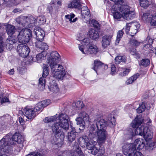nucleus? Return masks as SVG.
I'll list each match as a JSON object with an SVG mask.
<instances>
[{
    "label": "nucleus",
    "mask_w": 156,
    "mask_h": 156,
    "mask_svg": "<svg viewBox=\"0 0 156 156\" xmlns=\"http://www.w3.org/2000/svg\"><path fill=\"white\" fill-rule=\"evenodd\" d=\"M136 50L135 49H133L130 51V53L133 55H136L137 54L136 52Z\"/></svg>",
    "instance_id": "obj_63"
},
{
    "label": "nucleus",
    "mask_w": 156,
    "mask_h": 156,
    "mask_svg": "<svg viewBox=\"0 0 156 156\" xmlns=\"http://www.w3.org/2000/svg\"><path fill=\"white\" fill-rule=\"evenodd\" d=\"M44 107L40 102L37 103L35 106L34 109H35L36 111H41L43 110Z\"/></svg>",
    "instance_id": "obj_49"
},
{
    "label": "nucleus",
    "mask_w": 156,
    "mask_h": 156,
    "mask_svg": "<svg viewBox=\"0 0 156 156\" xmlns=\"http://www.w3.org/2000/svg\"><path fill=\"white\" fill-rule=\"evenodd\" d=\"M144 140L142 139H136L133 144L135 147L136 148H137L138 150L142 149L145 146Z\"/></svg>",
    "instance_id": "obj_20"
},
{
    "label": "nucleus",
    "mask_w": 156,
    "mask_h": 156,
    "mask_svg": "<svg viewBox=\"0 0 156 156\" xmlns=\"http://www.w3.org/2000/svg\"><path fill=\"white\" fill-rule=\"evenodd\" d=\"M40 103L44 108L50 105L51 103V102L50 100L49 99H47L42 101Z\"/></svg>",
    "instance_id": "obj_52"
},
{
    "label": "nucleus",
    "mask_w": 156,
    "mask_h": 156,
    "mask_svg": "<svg viewBox=\"0 0 156 156\" xmlns=\"http://www.w3.org/2000/svg\"><path fill=\"white\" fill-rule=\"evenodd\" d=\"M145 108V105L143 103L141 105H140L139 107L137 109V112L139 113H141L144 111Z\"/></svg>",
    "instance_id": "obj_45"
},
{
    "label": "nucleus",
    "mask_w": 156,
    "mask_h": 156,
    "mask_svg": "<svg viewBox=\"0 0 156 156\" xmlns=\"http://www.w3.org/2000/svg\"><path fill=\"white\" fill-rule=\"evenodd\" d=\"M11 140L12 142H13V144H14L13 141L17 142L19 144H21L24 140V137L20 133H16L12 136Z\"/></svg>",
    "instance_id": "obj_18"
},
{
    "label": "nucleus",
    "mask_w": 156,
    "mask_h": 156,
    "mask_svg": "<svg viewBox=\"0 0 156 156\" xmlns=\"http://www.w3.org/2000/svg\"><path fill=\"white\" fill-rule=\"evenodd\" d=\"M115 122V120L114 117L111 118L110 121L107 122L104 119H101L99 115H96L94 120L95 125L92 124L91 126L90 130L91 132L89 135V137L91 139L87 142L88 138L86 136L83 137L80 139V142L79 143L80 144L82 145V144H85L87 149L89 150L91 149L96 144V142L92 139L95 136L94 134V131H95V133H97L98 143L101 144L104 143L106 138V132L105 129L107 126L112 127Z\"/></svg>",
    "instance_id": "obj_1"
},
{
    "label": "nucleus",
    "mask_w": 156,
    "mask_h": 156,
    "mask_svg": "<svg viewBox=\"0 0 156 156\" xmlns=\"http://www.w3.org/2000/svg\"><path fill=\"white\" fill-rule=\"evenodd\" d=\"M140 76L139 73H136L129 77L126 81V83L127 85L132 83Z\"/></svg>",
    "instance_id": "obj_27"
},
{
    "label": "nucleus",
    "mask_w": 156,
    "mask_h": 156,
    "mask_svg": "<svg viewBox=\"0 0 156 156\" xmlns=\"http://www.w3.org/2000/svg\"><path fill=\"white\" fill-rule=\"evenodd\" d=\"M73 147L75 154L77 153L79 156H85L84 154L80 150L78 143H75Z\"/></svg>",
    "instance_id": "obj_25"
},
{
    "label": "nucleus",
    "mask_w": 156,
    "mask_h": 156,
    "mask_svg": "<svg viewBox=\"0 0 156 156\" xmlns=\"http://www.w3.org/2000/svg\"><path fill=\"white\" fill-rule=\"evenodd\" d=\"M81 14L82 16H84V17L85 18L86 16H88L90 17V11L88 9L87 7L86 6H84L82 7L81 9Z\"/></svg>",
    "instance_id": "obj_33"
},
{
    "label": "nucleus",
    "mask_w": 156,
    "mask_h": 156,
    "mask_svg": "<svg viewBox=\"0 0 156 156\" xmlns=\"http://www.w3.org/2000/svg\"><path fill=\"white\" fill-rule=\"evenodd\" d=\"M150 23L152 26L156 25V15L151 14Z\"/></svg>",
    "instance_id": "obj_48"
},
{
    "label": "nucleus",
    "mask_w": 156,
    "mask_h": 156,
    "mask_svg": "<svg viewBox=\"0 0 156 156\" xmlns=\"http://www.w3.org/2000/svg\"><path fill=\"white\" fill-rule=\"evenodd\" d=\"M142 120L141 118L137 116L131 124L132 127H137L135 130V135L143 136L145 130L148 129V127L144 126L142 124Z\"/></svg>",
    "instance_id": "obj_7"
},
{
    "label": "nucleus",
    "mask_w": 156,
    "mask_h": 156,
    "mask_svg": "<svg viewBox=\"0 0 156 156\" xmlns=\"http://www.w3.org/2000/svg\"><path fill=\"white\" fill-rule=\"evenodd\" d=\"M69 116L65 114H61L59 115V120L58 122L55 123L51 126L54 132L56 131V129L61 130L62 128L65 130H68L69 128L68 123Z\"/></svg>",
    "instance_id": "obj_5"
},
{
    "label": "nucleus",
    "mask_w": 156,
    "mask_h": 156,
    "mask_svg": "<svg viewBox=\"0 0 156 156\" xmlns=\"http://www.w3.org/2000/svg\"><path fill=\"white\" fill-rule=\"evenodd\" d=\"M49 88L50 91L54 93H57L59 90L57 84L55 83L53 84H51Z\"/></svg>",
    "instance_id": "obj_30"
},
{
    "label": "nucleus",
    "mask_w": 156,
    "mask_h": 156,
    "mask_svg": "<svg viewBox=\"0 0 156 156\" xmlns=\"http://www.w3.org/2000/svg\"><path fill=\"white\" fill-rule=\"evenodd\" d=\"M33 18L32 16L30 17V18L26 16L23 17L21 20L22 22V25L24 26H26L27 25L28 23H31V22L30 19Z\"/></svg>",
    "instance_id": "obj_34"
},
{
    "label": "nucleus",
    "mask_w": 156,
    "mask_h": 156,
    "mask_svg": "<svg viewBox=\"0 0 156 156\" xmlns=\"http://www.w3.org/2000/svg\"><path fill=\"white\" fill-rule=\"evenodd\" d=\"M26 156H43L41 154L37 152H33L30 153Z\"/></svg>",
    "instance_id": "obj_55"
},
{
    "label": "nucleus",
    "mask_w": 156,
    "mask_h": 156,
    "mask_svg": "<svg viewBox=\"0 0 156 156\" xmlns=\"http://www.w3.org/2000/svg\"><path fill=\"white\" fill-rule=\"evenodd\" d=\"M32 37V31L27 28L21 30L17 36L19 42L24 44L28 43Z\"/></svg>",
    "instance_id": "obj_8"
},
{
    "label": "nucleus",
    "mask_w": 156,
    "mask_h": 156,
    "mask_svg": "<svg viewBox=\"0 0 156 156\" xmlns=\"http://www.w3.org/2000/svg\"><path fill=\"white\" fill-rule=\"evenodd\" d=\"M46 55L47 53L46 52H41L37 54L36 57L37 62L39 63L41 62L45 58Z\"/></svg>",
    "instance_id": "obj_26"
},
{
    "label": "nucleus",
    "mask_w": 156,
    "mask_h": 156,
    "mask_svg": "<svg viewBox=\"0 0 156 156\" xmlns=\"http://www.w3.org/2000/svg\"><path fill=\"white\" fill-rule=\"evenodd\" d=\"M151 14L148 13H144L142 16V19L144 21H150L151 20Z\"/></svg>",
    "instance_id": "obj_39"
},
{
    "label": "nucleus",
    "mask_w": 156,
    "mask_h": 156,
    "mask_svg": "<svg viewBox=\"0 0 156 156\" xmlns=\"http://www.w3.org/2000/svg\"><path fill=\"white\" fill-rule=\"evenodd\" d=\"M12 136L11 133H8L0 140V152L1 153H10L12 151L11 145L13 144V142H12L11 140Z\"/></svg>",
    "instance_id": "obj_4"
},
{
    "label": "nucleus",
    "mask_w": 156,
    "mask_h": 156,
    "mask_svg": "<svg viewBox=\"0 0 156 156\" xmlns=\"http://www.w3.org/2000/svg\"><path fill=\"white\" fill-rule=\"evenodd\" d=\"M90 150V153L93 155L96 154L100 151V150H99L95 146Z\"/></svg>",
    "instance_id": "obj_54"
},
{
    "label": "nucleus",
    "mask_w": 156,
    "mask_h": 156,
    "mask_svg": "<svg viewBox=\"0 0 156 156\" xmlns=\"http://www.w3.org/2000/svg\"><path fill=\"white\" fill-rule=\"evenodd\" d=\"M121 4L114 5L112 7V9L115 11H120L122 17L124 19L129 20L134 18L135 16V12L130 11V8L129 5H122Z\"/></svg>",
    "instance_id": "obj_3"
},
{
    "label": "nucleus",
    "mask_w": 156,
    "mask_h": 156,
    "mask_svg": "<svg viewBox=\"0 0 156 156\" xmlns=\"http://www.w3.org/2000/svg\"><path fill=\"white\" fill-rule=\"evenodd\" d=\"M89 35L91 38L94 40L98 39L99 37L98 30L94 29H91L90 30Z\"/></svg>",
    "instance_id": "obj_22"
},
{
    "label": "nucleus",
    "mask_w": 156,
    "mask_h": 156,
    "mask_svg": "<svg viewBox=\"0 0 156 156\" xmlns=\"http://www.w3.org/2000/svg\"><path fill=\"white\" fill-rule=\"evenodd\" d=\"M115 62L116 64H119L121 62H125L126 58L125 56H117L115 59Z\"/></svg>",
    "instance_id": "obj_28"
},
{
    "label": "nucleus",
    "mask_w": 156,
    "mask_h": 156,
    "mask_svg": "<svg viewBox=\"0 0 156 156\" xmlns=\"http://www.w3.org/2000/svg\"><path fill=\"white\" fill-rule=\"evenodd\" d=\"M78 116L75 120L77 125L80 126L79 128L80 130H83L85 128V122L90 123L91 119L90 118L89 115L85 112L81 111L77 113Z\"/></svg>",
    "instance_id": "obj_6"
},
{
    "label": "nucleus",
    "mask_w": 156,
    "mask_h": 156,
    "mask_svg": "<svg viewBox=\"0 0 156 156\" xmlns=\"http://www.w3.org/2000/svg\"><path fill=\"white\" fill-rule=\"evenodd\" d=\"M14 73V70L13 69H11L8 72V73L10 75H13Z\"/></svg>",
    "instance_id": "obj_62"
},
{
    "label": "nucleus",
    "mask_w": 156,
    "mask_h": 156,
    "mask_svg": "<svg viewBox=\"0 0 156 156\" xmlns=\"http://www.w3.org/2000/svg\"><path fill=\"white\" fill-rule=\"evenodd\" d=\"M35 34L36 36V39L37 41H42L44 37V32L41 29L36 30L35 31Z\"/></svg>",
    "instance_id": "obj_23"
},
{
    "label": "nucleus",
    "mask_w": 156,
    "mask_h": 156,
    "mask_svg": "<svg viewBox=\"0 0 156 156\" xmlns=\"http://www.w3.org/2000/svg\"><path fill=\"white\" fill-rule=\"evenodd\" d=\"M112 37L111 35H105L102 37L101 44L103 48H105L110 45Z\"/></svg>",
    "instance_id": "obj_17"
},
{
    "label": "nucleus",
    "mask_w": 156,
    "mask_h": 156,
    "mask_svg": "<svg viewBox=\"0 0 156 156\" xmlns=\"http://www.w3.org/2000/svg\"><path fill=\"white\" fill-rule=\"evenodd\" d=\"M52 131L55 135L54 136L51 140V142L52 144L57 145V147H61L63 144V141L65 138L64 134L61 132V130L56 129V131L54 132L51 128Z\"/></svg>",
    "instance_id": "obj_9"
},
{
    "label": "nucleus",
    "mask_w": 156,
    "mask_h": 156,
    "mask_svg": "<svg viewBox=\"0 0 156 156\" xmlns=\"http://www.w3.org/2000/svg\"><path fill=\"white\" fill-rule=\"evenodd\" d=\"M112 9L114 11V12H113V13L114 18L118 20L120 19L121 17H122L121 14L118 11V10L115 11Z\"/></svg>",
    "instance_id": "obj_42"
},
{
    "label": "nucleus",
    "mask_w": 156,
    "mask_h": 156,
    "mask_svg": "<svg viewBox=\"0 0 156 156\" xmlns=\"http://www.w3.org/2000/svg\"><path fill=\"white\" fill-rule=\"evenodd\" d=\"M57 118V115L56 114L54 116L48 117L45 118L44 119V122L48 123L52 122L55 121Z\"/></svg>",
    "instance_id": "obj_36"
},
{
    "label": "nucleus",
    "mask_w": 156,
    "mask_h": 156,
    "mask_svg": "<svg viewBox=\"0 0 156 156\" xmlns=\"http://www.w3.org/2000/svg\"><path fill=\"white\" fill-rule=\"evenodd\" d=\"M140 5L144 8L147 7L149 5V3L147 0H139Z\"/></svg>",
    "instance_id": "obj_47"
},
{
    "label": "nucleus",
    "mask_w": 156,
    "mask_h": 156,
    "mask_svg": "<svg viewBox=\"0 0 156 156\" xmlns=\"http://www.w3.org/2000/svg\"><path fill=\"white\" fill-rule=\"evenodd\" d=\"M91 23L94 27L98 28L100 27V24L98 22L94 20H91Z\"/></svg>",
    "instance_id": "obj_56"
},
{
    "label": "nucleus",
    "mask_w": 156,
    "mask_h": 156,
    "mask_svg": "<svg viewBox=\"0 0 156 156\" xmlns=\"http://www.w3.org/2000/svg\"><path fill=\"white\" fill-rule=\"evenodd\" d=\"M19 122L21 125H23L24 123V120L21 117H19Z\"/></svg>",
    "instance_id": "obj_60"
},
{
    "label": "nucleus",
    "mask_w": 156,
    "mask_h": 156,
    "mask_svg": "<svg viewBox=\"0 0 156 156\" xmlns=\"http://www.w3.org/2000/svg\"><path fill=\"white\" fill-rule=\"evenodd\" d=\"M72 123H71L70 124V126L72 130L71 132H68L67 135L68 140L70 142H72L75 140L76 135L75 129L74 127H72Z\"/></svg>",
    "instance_id": "obj_19"
},
{
    "label": "nucleus",
    "mask_w": 156,
    "mask_h": 156,
    "mask_svg": "<svg viewBox=\"0 0 156 156\" xmlns=\"http://www.w3.org/2000/svg\"><path fill=\"white\" fill-rule=\"evenodd\" d=\"M17 49L19 55L23 58L27 57L30 51L29 48L23 43L19 44Z\"/></svg>",
    "instance_id": "obj_14"
},
{
    "label": "nucleus",
    "mask_w": 156,
    "mask_h": 156,
    "mask_svg": "<svg viewBox=\"0 0 156 156\" xmlns=\"http://www.w3.org/2000/svg\"><path fill=\"white\" fill-rule=\"evenodd\" d=\"M94 66L92 68V69H94L96 73L98 69L104 65V64L100 60H97L94 61Z\"/></svg>",
    "instance_id": "obj_29"
},
{
    "label": "nucleus",
    "mask_w": 156,
    "mask_h": 156,
    "mask_svg": "<svg viewBox=\"0 0 156 156\" xmlns=\"http://www.w3.org/2000/svg\"><path fill=\"white\" fill-rule=\"evenodd\" d=\"M116 73V67L115 65H111V74L113 75Z\"/></svg>",
    "instance_id": "obj_57"
},
{
    "label": "nucleus",
    "mask_w": 156,
    "mask_h": 156,
    "mask_svg": "<svg viewBox=\"0 0 156 156\" xmlns=\"http://www.w3.org/2000/svg\"><path fill=\"white\" fill-rule=\"evenodd\" d=\"M130 43L133 46L136 47L139 45L140 42L136 39H132L131 40Z\"/></svg>",
    "instance_id": "obj_51"
},
{
    "label": "nucleus",
    "mask_w": 156,
    "mask_h": 156,
    "mask_svg": "<svg viewBox=\"0 0 156 156\" xmlns=\"http://www.w3.org/2000/svg\"><path fill=\"white\" fill-rule=\"evenodd\" d=\"M76 106V110H79L82 108L83 107V102L82 101H77L75 104Z\"/></svg>",
    "instance_id": "obj_50"
},
{
    "label": "nucleus",
    "mask_w": 156,
    "mask_h": 156,
    "mask_svg": "<svg viewBox=\"0 0 156 156\" xmlns=\"http://www.w3.org/2000/svg\"><path fill=\"white\" fill-rule=\"evenodd\" d=\"M134 156H143V155L140 152L136 151L135 153Z\"/></svg>",
    "instance_id": "obj_61"
},
{
    "label": "nucleus",
    "mask_w": 156,
    "mask_h": 156,
    "mask_svg": "<svg viewBox=\"0 0 156 156\" xmlns=\"http://www.w3.org/2000/svg\"><path fill=\"white\" fill-rule=\"evenodd\" d=\"M49 68L48 65L44 64L43 67V73L42 77H46L49 74Z\"/></svg>",
    "instance_id": "obj_35"
},
{
    "label": "nucleus",
    "mask_w": 156,
    "mask_h": 156,
    "mask_svg": "<svg viewBox=\"0 0 156 156\" xmlns=\"http://www.w3.org/2000/svg\"><path fill=\"white\" fill-rule=\"evenodd\" d=\"M93 43L92 41L89 38H85L81 42L84 48H88V46Z\"/></svg>",
    "instance_id": "obj_31"
},
{
    "label": "nucleus",
    "mask_w": 156,
    "mask_h": 156,
    "mask_svg": "<svg viewBox=\"0 0 156 156\" xmlns=\"http://www.w3.org/2000/svg\"><path fill=\"white\" fill-rule=\"evenodd\" d=\"M79 48L83 53L87 55H95L99 51V48L97 46L93 43L88 46V48H83L82 45H79Z\"/></svg>",
    "instance_id": "obj_11"
},
{
    "label": "nucleus",
    "mask_w": 156,
    "mask_h": 156,
    "mask_svg": "<svg viewBox=\"0 0 156 156\" xmlns=\"http://www.w3.org/2000/svg\"><path fill=\"white\" fill-rule=\"evenodd\" d=\"M16 29L14 26L8 24L6 26V32L7 34L10 36L6 40V42L9 43L10 44L12 45L16 42V40L12 37L11 36L15 32Z\"/></svg>",
    "instance_id": "obj_13"
},
{
    "label": "nucleus",
    "mask_w": 156,
    "mask_h": 156,
    "mask_svg": "<svg viewBox=\"0 0 156 156\" xmlns=\"http://www.w3.org/2000/svg\"><path fill=\"white\" fill-rule=\"evenodd\" d=\"M7 44L6 45L4 44L2 40V38L1 37H0V52H2L4 50V49L6 47H7V44H10L6 42Z\"/></svg>",
    "instance_id": "obj_40"
},
{
    "label": "nucleus",
    "mask_w": 156,
    "mask_h": 156,
    "mask_svg": "<svg viewBox=\"0 0 156 156\" xmlns=\"http://www.w3.org/2000/svg\"><path fill=\"white\" fill-rule=\"evenodd\" d=\"M23 113L28 119H33L36 116L34 109L28 106H27L24 108Z\"/></svg>",
    "instance_id": "obj_15"
},
{
    "label": "nucleus",
    "mask_w": 156,
    "mask_h": 156,
    "mask_svg": "<svg viewBox=\"0 0 156 156\" xmlns=\"http://www.w3.org/2000/svg\"><path fill=\"white\" fill-rule=\"evenodd\" d=\"M36 46L37 50L38 52H45L44 51L48 49V46L47 44L41 41H38L36 42Z\"/></svg>",
    "instance_id": "obj_16"
},
{
    "label": "nucleus",
    "mask_w": 156,
    "mask_h": 156,
    "mask_svg": "<svg viewBox=\"0 0 156 156\" xmlns=\"http://www.w3.org/2000/svg\"><path fill=\"white\" fill-rule=\"evenodd\" d=\"M60 60L59 54L57 51H54L51 53L50 56L48 58L47 63L50 66L52 76L57 79L62 80L66 72L62 65L57 64Z\"/></svg>",
    "instance_id": "obj_2"
},
{
    "label": "nucleus",
    "mask_w": 156,
    "mask_h": 156,
    "mask_svg": "<svg viewBox=\"0 0 156 156\" xmlns=\"http://www.w3.org/2000/svg\"><path fill=\"white\" fill-rule=\"evenodd\" d=\"M124 133L126 136L129 139L132 138L133 136L135 135L133 129L131 128H129L128 129L125 130Z\"/></svg>",
    "instance_id": "obj_32"
},
{
    "label": "nucleus",
    "mask_w": 156,
    "mask_h": 156,
    "mask_svg": "<svg viewBox=\"0 0 156 156\" xmlns=\"http://www.w3.org/2000/svg\"><path fill=\"white\" fill-rule=\"evenodd\" d=\"M37 21L40 23H43L45 22L46 20L44 16H39L37 19Z\"/></svg>",
    "instance_id": "obj_53"
},
{
    "label": "nucleus",
    "mask_w": 156,
    "mask_h": 156,
    "mask_svg": "<svg viewBox=\"0 0 156 156\" xmlns=\"http://www.w3.org/2000/svg\"><path fill=\"white\" fill-rule=\"evenodd\" d=\"M55 9V4L54 3H51L48 5L47 10L51 14Z\"/></svg>",
    "instance_id": "obj_43"
},
{
    "label": "nucleus",
    "mask_w": 156,
    "mask_h": 156,
    "mask_svg": "<svg viewBox=\"0 0 156 156\" xmlns=\"http://www.w3.org/2000/svg\"><path fill=\"white\" fill-rule=\"evenodd\" d=\"M65 16L67 19H69V21H72V19L74 17L75 15L73 13H71L66 15Z\"/></svg>",
    "instance_id": "obj_58"
},
{
    "label": "nucleus",
    "mask_w": 156,
    "mask_h": 156,
    "mask_svg": "<svg viewBox=\"0 0 156 156\" xmlns=\"http://www.w3.org/2000/svg\"><path fill=\"white\" fill-rule=\"evenodd\" d=\"M124 154L128 156H134L136 151V147L133 144L126 143L122 147Z\"/></svg>",
    "instance_id": "obj_12"
},
{
    "label": "nucleus",
    "mask_w": 156,
    "mask_h": 156,
    "mask_svg": "<svg viewBox=\"0 0 156 156\" xmlns=\"http://www.w3.org/2000/svg\"><path fill=\"white\" fill-rule=\"evenodd\" d=\"M150 64V60L147 59H143L140 62V65L144 67H147L149 66Z\"/></svg>",
    "instance_id": "obj_41"
},
{
    "label": "nucleus",
    "mask_w": 156,
    "mask_h": 156,
    "mask_svg": "<svg viewBox=\"0 0 156 156\" xmlns=\"http://www.w3.org/2000/svg\"><path fill=\"white\" fill-rule=\"evenodd\" d=\"M69 8H75L80 9L81 7L80 0H73L68 5Z\"/></svg>",
    "instance_id": "obj_21"
},
{
    "label": "nucleus",
    "mask_w": 156,
    "mask_h": 156,
    "mask_svg": "<svg viewBox=\"0 0 156 156\" xmlns=\"http://www.w3.org/2000/svg\"><path fill=\"white\" fill-rule=\"evenodd\" d=\"M153 40L149 36H148L146 38V41L147 42V44L145 45L144 47H151L153 43Z\"/></svg>",
    "instance_id": "obj_44"
},
{
    "label": "nucleus",
    "mask_w": 156,
    "mask_h": 156,
    "mask_svg": "<svg viewBox=\"0 0 156 156\" xmlns=\"http://www.w3.org/2000/svg\"><path fill=\"white\" fill-rule=\"evenodd\" d=\"M45 77H41L39 80L38 87L41 88V90H43L45 86Z\"/></svg>",
    "instance_id": "obj_37"
},
{
    "label": "nucleus",
    "mask_w": 156,
    "mask_h": 156,
    "mask_svg": "<svg viewBox=\"0 0 156 156\" xmlns=\"http://www.w3.org/2000/svg\"><path fill=\"white\" fill-rule=\"evenodd\" d=\"M20 10L19 9H15L13 10V12L14 13H16L18 12H19Z\"/></svg>",
    "instance_id": "obj_64"
},
{
    "label": "nucleus",
    "mask_w": 156,
    "mask_h": 156,
    "mask_svg": "<svg viewBox=\"0 0 156 156\" xmlns=\"http://www.w3.org/2000/svg\"><path fill=\"white\" fill-rule=\"evenodd\" d=\"M8 102H9V100L7 97H4L3 94H0V103L2 104L4 103Z\"/></svg>",
    "instance_id": "obj_46"
},
{
    "label": "nucleus",
    "mask_w": 156,
    "mask_h": 156,
    "mask_svg": "<svg viewBox=\"0 0 156 156\" xmlns=\"http://www.w3.org/2000/svg\"><path fill=\"white\" fill-rule=\"evenodd\" d=\"M140 27V25L138 22L127 23L125 28V32L127 34H129L133 36L137 33Z\"/></svg>",
    "instance_id": "obj_10"
},
{
    "label": "nucleus",
    "mask_w": 156,
    "mask_h": 156,
    "mask_svg": "<svg viewBox=\"0 0 156 156\" xmlns=\"http://www.w3.org/2000/svg\"><path fill=\"white\" fill-rule=\"evenodd\" d=\"M124 34V32L122 30H119L117 33L116 39L115 41V44H118Z\"/></svg>",
    "instance_id": "obj_38"
},
{
    "label": "nucleus",
    "mask_w": 156,
    "mask_h": 156,
    "mask_svg": "<svg viewBox=\"0 0 156 156\" xmlns=\"http://www.w3.org/2000/svg\"><path fill=\"white\" fill-rule=\"evenodd\" d=\"M130 69H126L122 73H121V75L122 76H125L127 75L129 72Z\"/></svg>",
    "instance_id": "obj_59"
},
{
    "label": "nucleus",
    "mask_w": 156,
    "mask_h": 156,
    "mask_svg": "<svg viewBox=\"0 0 156 156\" xmlns=\"http://www.w3.org/2000/svg\"><path fill=\"white\" fill-rule=\"evenodd\" d=\"M143 136L146 141H149L151 140L153 137V132L152 130L149 129L148 128V129L145 130Z\"/></svg>",
    "instance_id": "obj_24"
}]
</instances>
